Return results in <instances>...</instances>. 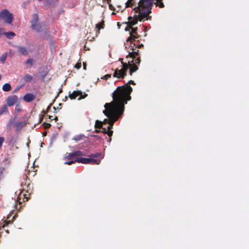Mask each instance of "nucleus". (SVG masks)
Listing matches in <instances>:
<instances>
[{"label":"nucleus","mask_w":249,"mask_h":249,"mask_svg":"<svg viewBox=\"0 0 249 249\" xmlns=\"http://www.w3.org/2000/svg\"><path fill=\"white\" fill-rule=\"evenodd\" d=\"M129 50L128 54L126 58L127 63L121 61L122 68L119 70L116 69L113 74V76L118 79H124L126 75V71L129 69V74L132 75L133 73L138 70V65L140 64L141 60L139 56V51L135 43H130L128 47Z\"/></svg>","instance_id":"f257e3e1"},{"label":"nucleus","mask_w":249,"mask_h":249,"mask_svg":"<svg viewBox=\"0 0 249 249\" xmlns=\"http://www.w3.org/2000/svg\"><path fill=\"white\" fill-rule=\"evenodd\" d=\"M130 84L135 85L136 84L131 80L124 86L118 87L112 93L113 101L106 103L105 109H124V105L131 99L130 94L133 89Z\"/></svg>","instance_id":"f03ea898"},{"label":"nucleus","mask_w":249,"mask_h":249,"mask_svg":"<svg viewBox=\"0 0 249 249\" xmlns=\"http://www.w3.org/2000/svg\"><path fill=\"white\" fill-rule=\"evenodd\" d=\"M154 3V0H140L138 5L135 7L133 10L135 13L140 14V20L142 18H146V20L150 19L151 16L149 14L151 13L152 7Z\"/></svg>","instance_id":"7ed1b4c3"},{"label":"nucleus","mask_w":249,"mask_h":249,"mask_svg":"<svg viewBox=\"0 0 249 249\" xmlns=\"http://www.w3.org/2000/svg\"><path fill=\"white\" fill-rule=\"evenodd\" d=\"M124 111V110H103L104 114L110 120L107 126V129L111 130L114 122L123 114Z\"/></svg>","instance_id":"20e7f679"},{"label":"nucleus","mask_w":249,"mask_h":249,"mask_svg":"<svg viewBox=\"0 0 249 249\" xmlns=\"http://www.w3.org/2000/svg\"><path fill=\"white\" fill-rule=\"evenodd\" d=\"M39 17L37 14H34L32 15V19L31 21V28L36 30V31L39 32L42 31V29L43 26H45V24L42 22H38Z\"/></svg>","instance_id":"39448f33"},{"label":"nucleus","mask_w":249,"mask_h":249,"mask_svg":"<svg viewBox=\"0 0 249 249\" xmlns=\"http://www.w3.org/2000/svg\"><path fill=\"white\" fill-rule=\"evenodd\" d=\"M13 18V14L6 9L2 10L0 12V19L3 20L5 23L12 24Z\"/></svg>","instance_id":"423d86ee"},{"label":"nucleus","mask_w":249,"mask_h":249,"mask_svg":"<svg viewBox=\"0 0 249 249\" xmlns=\"http://www.w3.org/2000/svg\"><path fill=\"white\" fill-rule=\"evenodd\" d=\"M137 27H133L132 28L129 32L130 36L126 39L127 42H130L132 44V43L135 41L136 39H139L140 37V36L138 35L137 33Z\"/></svg>","instance_id":"0eeeda50"},{"label":"nucleus","mask_w":249,"mask_h":249,"mask_svg":"<svg viewBox=\"0 0 249 249\" xmlns=\"http://www.w3.org/2000/svg\"><path fill=\"white\" fill-rule=\"evenodd\" d=\"M140 14L139 13V14L138 15H135L134 16V17H128V21L127 22H126V23L127 24H129V25H131L132 27V26L133 25H136L137 22H138V21H144L145 20H146V18H142V20H140Z\"/></svg>","instance_id":"6e6552de"},{"label":"nucleus","mask_w":249,"mask_h":249,"mask_svg":"<svg viewBox=\"0 0 249 249\" xmlns=\"http://www.w3.org/2000/svg\"><path fill=\"white\" fill-rule=\"evenodd\" d=\"M87 94H85L84 96L82 94V92L80 91H74L72 93L70 94L69 95V98L71 100H74L78 97V100H81L86 97Z\"/></svg>","instance_id":"1a4fd4ad"},{"label":"nucleus","mask_w":249,"mask_h":249,"mask_svg":"<svg viewBox=\"0 0 249 249\" xmlns=\"http://www.w3.org/2000/svg\"><path fill=\"white\" fill-rule=\"evenodd\" d=\"M18 99L16 95L9 96L7 99V105L9 107L12 106L16 104Z\"/></svg>","instance_id":"9d476101"},{"label":"nucleus","mask_w":249,"mask_h":249,"mask_svg":"<svg viewBox=\"0 0 249 249\" xmlns=\"http://www.w3.org/2000/svg\"><path fill=\"white\" fill-rule=\"evenodd\" d=\"M16 119L17 116H15L9 121L6 125V128L7 130H10L13 127H14V124L17 123Z\"/></svg>","instance_id":"9b49d317"},{"label":"nucleus","mask_w":249,"mask_h":249,"mask_svg":"<svg viewBox=\"0 0 249 249\" xmlns=\"http://www.w3.org/2000/svg\"><path fill=\"white\" fill-rule=\"evenodd\" d=\"M26 124V123L25 122L18 121L15 123L14 127L16 128L17 131H19L22 129V128L25 126Z\"/></svg>","instance_id":"f8f14e48"},{"label":"nucleus","mask_w":249,"mask_h":249,"mask_svg":"<svg viewBox=\"0 0 249 249\" xmlns=\"http://www.w3.org/2000/svg\"><path fill=\"white\" fill-rule=\"evenodd\" d=\"M36 98L35 95L31 93H27L23 97V99L27 102H30L34 100Z\"/></svg>","instance_id":"ddd939ff"},{"label":"nucleus","mask_w":249,"mask_h":249,"mask_svg":"<svg viewBox=\"0 0 249 249\" xmlns=\"http://www.w3.org/2000/svg\"><path fill=\"white\" fill-rule=\"evenodd\" d=\"M105 25V21L103 19L100 23L96 24V28L97 29V31L96 32V35L100 34V29H104Z\"/></svg>","instance_id":"4468645a"},{"label":"nucleus","mask_w":249,"mask_h":249,"mask_svg":"<svg viewBox=\"0 0 249 249\" xmlns=\"http://www.w3.org/2000/svg\"><path fill=\"white\" fill-rule=\"evenodd\" d=\"M77 162L82 163L83 164H89L90 163V157L89 158H77Z\"/></svg>","instance_id":"2eb2a0df"},{"label":"nucleus","mask_w":249,"mask_h":249,"mask_svg":"<svg viewBox=\"0 0 249 249\" xmlns=\"http://www.w3.org/2000/svg\"><path fill=\"white\" fill-rule=\"evenodd\" d=\"M18 51L20 52L22 54L26 55L28 54V51L25 47L18 46H17Z\"/></svg>","instance_id":"dca6fc26"},{"label":"nucleus","mask_w":249,"mask_h":249,"mask_svg":"<svg viewBox=\"0 0 249 249\" xmlns=\"http://www.w3.org/2000/svg\"><path fill=\"white\" fill-rule=\"evenodd\" d=\"M76 157L74 156V153L73 152L67 153V155L64 157V159L65 160H73L76 159Z\"/></svg>","instance_id":"f3484780"},{"label":"nucleus","mask_w":249,"mask_h":249,"mask_svg":"<svg viewBox=\"0 0 249 249\" xmlns=\"http://www.w3.org/2000/svg\"><path fill=\"white\" fill-rule=\"evenodd\" d=\"M3 35H5V36L9 39H12L16 36L15 33L13 32H5L3 33Z\"/></svg>","instance_id":"a211bd4d"},{"label":"nucleus","mask_w":249,"mask_h":249,"mask_svg":"<svg viewBox=\"0 0 249 249\" xmlns=\"http://www.w3.org/2000/svg\"><path fill=\"white\" fill-rule=\"evenodd\" d=\"M11 89V86L10 84H4L2 86V90L4 91H9Z\"/></svg>","instance_id":"6ab92c4d"},{"label":"nucleus","mask_w":249,"mask_h":249,"mask_svg":"<svg viewBox=\"0 0 249 249\" xmlns=\"http://www.w3.org/2000/svg\"><path fill=\"white\" fill-rule=\"evenodd\" d=\"M135 0H128L125 3V8L131 7L135 4Z\"/></svg>","instance_id":"aec40b11"},{"label":"nucleus","mask_w":249,"mask_h":249,"mask_svg":"<svg viewBox=\"0 0 249 249\" xmlns=\"http://www.w3.org/2000/svg\"><path fill=\"white\" fill-rule=\"evenodd\" d=\"M100 163V160L94 159L90 157V163L91 164H99Z\"/></svg>","instance_id":"412c9836"},{"label":"nucleus","mask_w":249,"mask_h":249,"mask_svg":"<svg viewBox=\"0 0 249 249\" xmlns=\"http://www.w3.org/2000/svg\"><path fill=\"white\" fill-rule=\"evenodd\" d=\"M103 126V123L102 121L96 120L95 124V127L97 128L100 129L102 128Z\"/></svg>","instance_id":"4be33fe9"},{"label":"nucleus","mask_w":249,"mask_h":249,"mask_svg":"<svg viewBox=\"0 0 249 249\" xmlns=\"http://www.w3.org/2000/svg\"><path fill=\"white\" fill-rule=\"evenodd\" d=\"M7 56V53H4L2 54L1 55V56L0 57V61L2 63H4L5 61V60L6 59Z\"/></svg>","instance_id":"5701e85b"},{"label":"nucleus","mask_w":249,"mask_h":249,"mask_svg":"<svg viewBox=\"0 0 249 249\" xmlns=\"http://www.w3.org/2000/svg\"><path fill=\"white\" fill-rule=\"evenodd\" d=\"M32 79V76L28 74H26L23 78V79L25 82H30Z\"/></svg>","instance_id":"b1692460"},{"label":"nucleus","mask_w":249,"mask_h":249,"mask_svg":"<svg viewBox=\"0 0 249 249\" xmlns=\"http://www.w3.org/2000/svg\"><path fill=\"white\" fill-rule=\"evenodd\" d=\"M3 223H5V224L2 225V228H4L5 231L7 233H9V231L8 229H5V228L6 226V225H7L8 224H12V222H11L10 220H9L8 221H6L5 220V221H3Z\"/></svg>","instance_id":"393cba45"},{"label":"nucleus","mask_w":249,"mask_h":249,"mask_svg":"<svg viewBox=\"0 0 249 249\" xmlns=\"http://www.w3.org/2000/svg\"><path fill=\"white\" fill-rule=\"evenodd\" d=\"M74 153V156L76 157V158H79L78 157L83 156V153L82 151L80 150L75 151L73 152Z\"/></svg>","instance_id":"a878e982"},{"label":"nucleus","mask_w":249,"mask_h":249,"mask_svg":"<svg viewBox=\"0 0 249 249\" xmlns=\"http://www.w3.org/2000/svg\"><path fill=\"white\" fill-rule=\"evenodd\" d=\"M102 156L101 153H96L95 154H92L89 156V157L93 158L94 159L100 157Z\"/></svg>","instance_id":"bb28decb"},{"label":"nucleus","mask_w":249,"mask_h":249,"mask_svg":"<svg viewBox=\"0 0 249 249\" xmlns=\"http://www.w3.org/2000/svg\"><path fill=\"white\" fill-rule=\"evenodd\" d=\"M154 4H156L157 6H159L160 8H163L164 7V5L162 1H158L157 2H155Z\"/></svg>","instance_id":"cd10ccee"},{"label":"nucleus","mask_w":249,"mask_h":249,"mask_svg":"<svg viewBox=\"0 0 249 249\" xmlns=\"http://www.w3.org/2000/svg\"><path fill=\"white\" fill-rule=\"evenodd\" d=\"M68 161H65L64 162V164H67V165H71L73 163H75V162H77V158H76L75 160H67Z\"/></svg>","instance_id":"c85d7f7f"},{"label":"nucleus","mask_w":249,"mask_h":249,"mask_svg":"<svg viewBox=\"0 0 249 249\" xmlns=\"http://www.w3.org/2000/svg\"><path fill=\"white\" fill-rule=\"evenodd\" d=\"M83 137V135H80L75 136L73 138L72 140L75 141H79L82 139Z\"/></svg>","instance_id":"c756f323"},{"label":"nucleus","mask_w":249,"mask_h":249,"mask_svg":"<svg viewBox=\"0 0 249 249\" xmlns=\"http://www.w3.org/2000/svg\"><path fill=\"white\" fill-rule=\"evenodd\" d=\"M111 74H106L105 76L102 77L101 79H104V80H107V79L110 78L111 77Z\"/></svg>","instance_id":"7c9ffc66"},{"label":"nucleus","mask_w":249,"mask_h":249,"mask_svg":"<svg viewBox=\"0 0 249 249\" xmlns=\"http://www.w3.org/2000/svg\"><path fill=\"white\" fill-rule=\"evenodd\" d=\"M25 63L26 64H30L31 66H32L33 65V60L31 58H29L28 59H27L26 60V61L25 62Z\"/></svg>","instance_id":"2f4dec72"},{"label":"nucleus","mask_w":249,"mask_h":249,"mask_svg":"<svg viewBox=\"0 0 249 249\" xmlns=\"http://www.w3.org/2000/svg\"><path fill=\"white\" fill-rule=\"evenodd\" d=\"M43 125L45 129H48L51 127V124L49 123H44L43 124Z\"/></svg>","instance_id":"473e14b6"},{"label":"nucleus","mask_w":249,"mask_h":249,"mask_svg":"<svg viewBox=\"0 0 249 249\" xmlns=\"http://www.w3.org/2000/svg\"><path fill=\"white\" fill-rule=\"evenodd\" d=\"M4 140H5V139L4 137H0V149H1L2 145V143L4 142Z\"/></svg>","instance_id":"72a5a7b5"},{"label":"nucleus","mask_w":249,"mask_h":249,"mask_svg":"<svg viewBox=\"0 0 249 249\" xmlns=\"http://www.w3.org/2000/svg\"><path fill=\"white\" fill-rule=\"evenodd\" d=\"M110 122V120L108 118V119H105L104 120V121L102 122L103 123V125L104 124H108V123H109Z\"/></svg>","instance_id":"f704fd0d"},{"label":"nucleus","mask_w":249,"mask_h":249,"mask_svg":"<svg viewBox=\"0 0 249 249\" xmlns=\"http://www.w3.org/2000/svg\"><path fill=\"white\" fill-rule=\"evenodd\" d=\"M107 134L109 137H111L113 134V131L107 129Z\"/></svg>","instance_id":"c9c22d12"},{"label":"nucleus","mask_w":249,"mask_h":249,"mask_svg":"<svg viewBox=\"0 0 249 249\" xmlns=\"http://www.w3.org/2000/svg\"><path fill=\"white\" fill-rule=\"evenodd\" d=\"M133 27L129 25V24H127V26L125 28V31H130Z\"/></svg>","instance_id":"e433bc0d"},{"label":"nucleus","mask_w":249,"mask_h":249,"mask_svg":"<svg viewBox=\"0 0 249 249\" xmlns=\"http://www.w3.org/2000/svg\"><path fill=\"white\" fill-rule=\"evenodd\" d=\"M75 68L77 69H79L81 67V63H77L74 66Z\"/></svg>","instance_id":"4c0bfd02"},{"label":"nucleus","mask_w":249,"mask_h":249,"mask_svg":"<svg viewBox=\"0 0 249 249\" xmlns=\"http://www.w3.org/2000/svg\"><path fill=\"white\" fill-rule=\"evenodd\" d=\"M8 112V110H0V116L3 114H6Z\"/></svg>","instance_id":"58836bf2"},{"label":"nucleus","mask_w":249,"mask_h":249,"mask_svg":"<svg viewBox=\"0 0 249 249\" xmlns=\"http://www.w3.org/2000/svg\"><path fill=\"white\" fill-rule=\"evenodd\" d=\"M4 31V29L3 28H1V27H0V36L2 35H3V33H4L3 32Z\"/></svg>","instance_id":"ea45409f"},{"label":"nucleus","mask_w":249,"mask_h":249,"mask_svg":"<svg viewBox=\"0 0 249 249\" xmlns=\"http://www.w3.org/2000/svg\"><path fill=\"white\" fill-rule=\"evenodd\" d=\"M102 129H103L102 132L105 134H107V129L106 128L102 127Z\"/></svg>","instance_id":"a19ab883"},{"label":"nucleus","mask_w":249,"mask_h":249,"mask_svg":"<svg viewBox=\"0 0 249 249\" xmlns=\"http://www.w3.org/2000/svg\"><path fill=\"white\" fill-rule=\"evenodd\" d=\"M143 45L142 44H141V45H137L136 47H137V48H140L142 47H143Z\"/></svg>","instance_id":"79ce46f5"},{"label":"nucleus","mask_w":249,"mask_h":249,"mask_svg":"<svg viewBox=\"0 0 249 249\" xmlns=\"http://www.w3.org/2000/svg\"><path fill=\"white\" fill-rule=\"evenodd\" d=\"M109 6L110 9L113 10V7L111 5H109Z\"/></svg>","instance_id":"37998d69"},{"label":"nucleus","mask_w":249,"mask_h":249,"mask_svg":"<svg viewBox=\"0 0 249 249\" xmlns=\"http://www.w3.org/2000/svg\"><path fill=\"white\" fill-rule=\"evenodd\" d=\"M47 135V132H45L43 134V136H46Z\"/></svg>","instance_id":"c03bdc74"},{"label":"nucleus","mask_w":249,"mask_h":249,"mask_svg":"<svg viewBox=\"0 0 249 249\" xmlns=\"http://www.w3.org/2000/svg\"><path fill=\"white\" fill-rule=\"evenodd\" d=\"M111 137H110V138H109V140H108V142H111Z\"/></svg>","instance_id":"a18cd8bd"},{"label":"nucleus","mask_w":249,"mask_h":249,"mask_svg":"<svg viewBox=\"0 0 249 249\" xmlns=\"http://www.w3.org/2000/svg\"><path fill=\"white\" fill-rule=\"evenodd\" d=\"M84 69L85 70H86V65H85V64H84Z\"/></svg>","instance_id":"49530a36"},{"label":"nucleus","mask_w":249,"mask_h":249,"mask_svg":"<svg viewBox=\"0 0 249 249\" xmlns=\"http://www.w3.org/2000/svg\"><path fill=\"white\" fill-rule=\"evenodd\" d=\"M46 109H51L50 106H48Z\"/></svg>","instance_id":"de8ad7c7"},{"label":"nucleus","mask_w":249,"mask_h":249,"mask_svg":"<svg viewBox=\"0 0 249 249\" xmlns=\"http://www.w3.org/2000/svg\"><path fill=\"white\" fill-rule=\"evenodd\" d=\"M53 109H56L54 107H53Z\"/></svg>","instance_id":"09e8293b"},{"label":"nucleus","mask_w":249,"mask_h":249,"mask_svg":"<svg viewBox=\"0 0 249 249\" xmlns=\"http://www.w3.org/2000/svg\"><path fill=\"white\" fill-rule=\"evenodd\" d=\"M6 106H4V109H6Z\"/></svg>","instance_id":"8fccbe9b"},{"label":"nucleus","mask_w":249,"mask_h":249,"mask_svg":"<svg viewBox=\"0 0 249 249\" xmlns=\"http://www.w3.org/2000/svg\"><path fill=\"white\" fill-rule=\"evenodd\" d=\"M43 112L45 113L44 110H43Z\"/></svg>","instance_id":"3c124183"}]
</instances>
